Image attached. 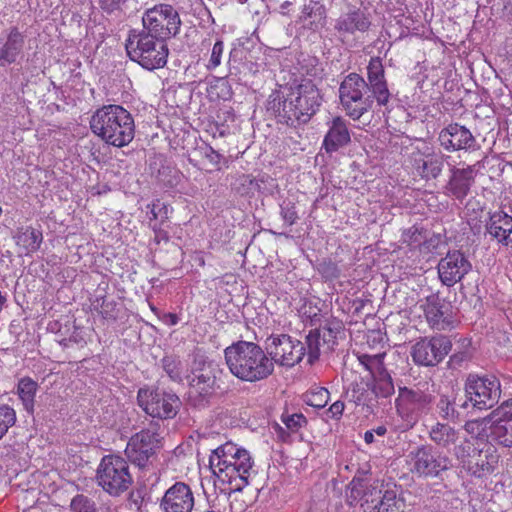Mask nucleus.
<instances>
[{"mask_svg":"<svg viewBox=\"0 0 512 512\" xmlns=\"http://www.w3.org/2000/svg\"><path fill=\"white\" fill-rule=\"evenodd\" d=\"M270 98V108L276 112L278 121L293 127L307 123L319 109L322 100L317 86L310 80L292 88L282 101L279 95H271Z\"/></svg>","mask_w":512,"mask_h":512,"instance_id":"f257e3e1","label":"nucleus"},{"mask_svg":"<svg viewBox=\"0 0 512 512\" xmlns=\"http://www.w3.org/2000/svg\"><path fill=\"white\" fill-rule=\"evenodd\" d=\"M226 364L236 378L246 382H257L268 378L274 364L256 343L238 341L224 350Z\"/></svg>","mask_w":512,"mask_h":512,"instance_id":"f03ea898","label":"nucleus"},{"mask_svg":"<svg viewBox=\"0 0 512 512\" xmlns=\"http://www.w3.org/2000/svg\"><path fill=\"white\" fill-rule=\"evenodd\" d=\"M91 131L105 143L124 147L135 135L134 119L129 111L120 105H104L97 109L90 119Z\"/></svg>","mask_w":512,"mask_h":512,"instance_id":"7ed1b4c3","label":"nucleus"},{"mask_svg":"<svg viewBox=\"0 0 512 512\" xmlns=\"http://www.w3.org/2000/svg\"><path fill=\"white\" fill-rule=\"evenodd\" d=\"M209 463L214 474L221 481L230 484L235 482L234 491H241L249 484V478L253 471V460L246 449L227 442L212 451Z\"/></svg>","mask_w":512,"mask_h":512,"instance_id":"20e7f679","label":"nucleus"},{"mask_svg":"<svg viewBox=\"0 0 512 512\" xmlns=\"http://www.w3.org/2000/svg\"><path fill=\"white\" fill-rule=\"evenodd\" d=\"M125 48L129 58L147 70L162 68L169 54L165 41L140 30H131Z\"/></svg>","mask_w":512,"mask_h":512,"instance_id":"39448f33","label":"nucleus"},{"mask_svg":"<svg viewBox=\"0 0 512 512\" xmlns=\"http://www.w3.org/2000/svg\"><path fill=\"white\" fill-rule=\"evenodd\" d=\"M465 400L461 408L469 406L478 410H488L494 407L501 397V384L495 375L469 374L464 384Z\"/></svg>","mask_w":512,"mask_h":512,"instance_id":"423d86ee","label":"nucleus"},{"mask_svg":"<svg viewBox=\"0 0 512 512\" xmlns=\"http://www.w3.org/2000/svg\"><path fill=\"white\" fill-rule=\"evenodd\" d=\"M217 365L200 353L193 355L189 373L185 376L189 386V398L195 404H202L216 390Z\"/></svg>","mask_w":512,"mask_h":512,"instance_id":"0eeeda50","label":"nucleus"},{"mask_svg":"<svg viewBox=\"0 0 512 512\" xmlns=\"http://www.w3.org/2000/svg\"><path fill=\"white\" fill-rule=\"evenodd\" d=\"M339 97L346 114L354 120L372 108L375 98L364 78L356 73L344 78L339 87Z\"/></svg>","mask_w":512,"mask_h":512,"instance_id":"6e6552de","label":"nucleus"},{"mask_svg":"<svg viewBox=\"0 0 512 512\" xmlns=\"http://www.w3.org/2000/svg\"><path fill=\"white\" fill-rule=\"evenodd\" d=\"M96 480L98 485L112 496L125 492L132 484L127 461L117 455L104 456L97 468Z\"/></svg>","mask_w":512,"mask_h":512,"instance_id":"1a4fd4ad","label":"nucleus"},{"mask_svg":"<svg viewBox=\"0 0 512 512\" xmlns=\"http://www.w3.org/2000/svg\"><path fill=\"white\" fill-rule=\"evenodd\" d=\"M142 24V32L166 42L179 32L181 20L173 6L159 4L144 12Z\"/></svg>","mask_w":512,"mask_h":512,"instance_id":"9d476101","label":"nucleus"},{"mask_svg":"<svg viewBox=\"0 0 512 512\" xmlns=\"http://www.w3.org/2000/svg\"><path fill=\"white\" fill-rule=\"evenodd\" d=\"M410 471L419 477H437L441 472L452 467L451 459L437 452L432 445L423 444L415 447L407 454Z\"/></svg>","mask_w":512,"mask_h":512,"instance_id":"9b49d317","label":"nucleus"},{"mask_svg":"<svg viewBox=\"0 0 512 512\" xmlns=\"http://www.w3.org/2000/svg\"><path fill=\"white\" fill-rule=\"evenodd\" d=\"M160 424L151 421L149 427L133 435L125 449L127 458L140 468H144L161 448Z\"/></svg>","mask_w":512,"mask_h":512,"instance_id":"f8f14e48","label":"nucleus"},{"mask_svg":"<svg viewBox=\"0 0 512 512\" xmlns=\"http://www.w3.org/2000/svg\"><path fill=\"white\" fill-rule=\"evenodd\" d=\"M137 400L145 413L158 421L174 418L181 406L176 394L161 389H140Z\"/></svg>","mask_w":512,"mask_h":512,"instance_id":"ddd939ff","label":"nucleus"},{"mask_svg":"<svg viewBox=\"0 0 512 512\" xmlns=\"http://www.w3.org/2000/svg\"><path fill=\"white\" fill-rule=\"evenodd\" d=\"M267 356L272 363L285 367L298 364L305 355L304 344L287 334L271 335L266 340Z\"/></svg>","mask_w":512,"mask_h":512,"instance_id":"4468645a","label":"nucleus"},{"mask_svg":"<svg viewBox=\"0 0 512 512\" xmlns=\"http://www.w3.org/2000/svg\"><path fill=\"white\" fill-rule=\"evenodd\" d=\"M434 400V396L416 386L414 388H399L397 410L405 419L406 427H413L422 412L427 411Z\"/></svg>","mask_w":512,"mask_h":512,"instance_id":"2eb2a0df","label":"nucleus"},{"mask_svg":"<svg viewBox=\"0 0 512 512\" xmlns=\"http://www.w3.org/2000/svg\"><path fill=\"white\" fill-rule=\"evenodd\" d=\"M413 169L422 179L429 181L440 176L444 168L446 157L433 147L423 142L416 146L410 155Z\"/></svg>","mask_w":512,"mask_h":512,"instance_id":"dca6fc26","label":"nucleus"},{"mask_svg":"<svg viewBox=\"0 0 512 512\" xmlns=\"http://www.w3.org/2000/svg\"><path fill=\"white\" fill-rule=\"evenodd\" d=\"M451 340L444 335L422 338L417 341L411 351L413 361L421 366H436L451 351Z\"/></svg>","mask_w":512,"mask_h":512,"instance_id":"f3484780","label":"nucleus"},{"mask_svg":"<svg viewBox=\"0 0 512 512\" xmlns=\"http://www.w3.org/2000/svg\"><path fill=\"white\" fill-rule=\"evenodd\" d=\"M437 269L442 284L451 287L469 273L472 265L463 252L452 250L440 259Z\"/></svg>","mask_w":512,"mask_h":512,"instance_id":"a211bd4d","label":"nucleus"},{"mask_svg":"<svg viewBox=\"0 0 512 512\" xmlns=\"http://www.w3.org/2000/svg\"><path fill=\"white\" fill-rule=\"evenodd\" d=\"M194 505L192 488L185 482L177 481L164 492L159 509L161 512H192Z\"/></svg>","mask_w":512,"mask_h":512,"instance_id":"6ab92c4d","label":"nucleus"},{"mask_svg":"<svg viewBox=\"0 0 512 512\" xmlns=\"http://www.w3.org/2000/svg\"><path fill=\"white\" fill-rule=\"evenodd\" d=\"M424 307L425 317L430 326L437 330H447L453 324V311L450 302L431 294L426 297Z\"/></svg>","mask_w":512,"mask_h":512,"instance_id":"aec40b11","label":"nucleus"},{"mask_svg":"<svg viewBox=\"0 0 512 512\" xmlns=\"http://www.w3.org/2000/svg\"><path fill=\"white\" fill-rule=\"evenodd\" d=\"M493 413H498L490 424L489 437L505 448L512 447V399L503 403Z\"/></svg>","mask_w":512,"mask_h":512,"instance_id":"412c9836","label":"nucleus"},{"mask_svg":"<svg viewBox=\"0 0 512 512\" xmlns=\"http://www.w3.org/2000/svg\"><path fill=\"white\" fill-rule=\"evenodd\" d=\"M454 446L456 459L461 467L470 474L480 477L482 473L490 470L489 463L482 459V451L474 447V444L469 439H465L459 445Z\"/></svg>","mask_w":512,"mask_h":512,"instance_id":"4be33fe9","label":"nucleus"},{"mask_svg":"<svg viewBox=\"0 0 512 512\" xmlns=\"http://www.w3.org/2000/svg\"><path fill=\"white\" fill-rule=\"evenodd\" d=\"M370 25L368 13L361 8L352 7L336 19L334 29L344 41L346 37L354 35L356 32H366Z\"/></svg>","mask_w":512,"mask_h":512,"instance_id":"5701e85b","label":"nucleus"},{"mask_svg":"<svg viewBox=\"0 0 512 512\" xmlns=\"http://www.w3.org/2000/svg\"><path fill=\"white\" fill-rule=\"evenodd\" d=\"M438 139L441 146L448 151L471 149L476 143L472 133L466 127L457 123L450 124L442 129Z\"/></svg>","mask_w":512,"mask_h":512,"instance_id":"b1692460","label":"nucleus"},{"mask_svg":"<svg viewBox=\"0 0 512 512\" xmlns=\"http://www.w3.org/2000/svg\"><path fill=\"white\" fill-rule=\"evenodd\" d=\"M485 229L498 244L512 248V216L503 211L494 212L486 222Z\"/></svg>","mask_w":512,"mask_h":512,"instance_id":"393cba45","label":"nucleus"},{"mask_svg":"<svg viewBox=\"0 0 512 512\" xmlns=\"http://www.w3.org/2000/svg\"><path fill=\"white\" fill-rule=\"evenodd\" d=\"M367 78L371 93L379 105H386L390 98L387 83L384 78V67L379 57L371 58L367 66Z\"/></svg>","mask_w":512,"mask_h":512,"instance_id":"a878e982","label":"nucleus"},{"mask_svg":"<svg viewBox=\"0 0 512 512\" xmlns=\"http://www.w3.org/2000/svg\"><path fill=\"white\" fill-rule=\"evenodd\" d=\"M474 183V170L471 166L466 168L453 167L446 185L447 194L462 201L467 197Z\"/></svg>","mask_w":512,"mask_h":512,"instance_id":"bb28decb","label":"nucleus"},{"mask_svg":"<svg viewBox=\"0 0 512 512\" xmlns=\"http://www.w3.org/2000/svg\"><path fill=\"white\" fill-rule=\"evenodd\" d=\"M350 133L345 120L336 117L332 120L327 134L324 137L323 147L326 152L332 153L350 142Z\"/></svg>","mask_w":512,"mask_h":512,"instance_id":"cd10ccee","label":"nucleus"},{"mask_svg":"<svg viewBox=\"0 0 512 512\" xmlns=\"http://www.w3.org/2000/svg\"><path fill=\"white\" fill-rule=\"evenodd\" d=\"M428 436L437 447L449 449L458 442L459 431L448 423L436 422L430 427Z\"/></svg>","mask_w":512,"mask_h":512,"instance_id":"c85d7f7f","label":"nucleus"},{"mask_svg":"<svg viewBox=\"0 0 512 512\" xmlns=\"http://www.w3.org/2000/svg\"><path fill=\"white\" fill-rule=\"evenodd\" d=\"M13 239L18 247L26 254L33 253L40 248L42 232L32 227H20L16 230Z\"/></svg>","mask_w":512,"mask_h":512,"instance_id":"c756f323","label":"nucleus"},{"mask_svg":"<svg viewBox=\"0 0 512 512\" xmlns=\"http://www.w3.org/2000/svg\"><path fill=\"white\" fill-rule=\"evenodd\" d=\"M23 45V35L16 28H13L10 31L7 40L3 43L0 42V60L7 63L15 62L23 49Z\"/></svg>","mask_w":512,"mask_h":512,"instance_id":"7c9ffc66","label":"nucleus"},{"mask_svg":"<svg viewBox=\"0 0 512 512\" xmlns=\"http://www.w3.org/2000/svg\"><path fill=\"white\" fill-rule=\"evenodd\" d=\"M404 501L395 490H386L373 505L365 507V512H404Z\"/></svg>","mask_w":512,"mask_h":512,"instance_id":"2f4dec72","label":"nucleus"},{"mask_svg":"<svg viewBox=\"0 0 512 512\" xmlns=\"http://www.w3.org/2000/svg\"><path fill=\"white\" fill-rule=\"evenodd\" d=\"M37 387V383L30 378H23L18 384V395L22 401L24 409L30 414L34 412V399Z\"/></svg>","mask_w":512,"mask_h":512,"instance_id":"473e14b6","label":"nucleus"},{"mask_svg":"<svg viewBox=\"0 0 512 512\" xmlns=\"http://www.w3.org/2000/svg\"><path fill=\"white\" fill-rule=\"evenodd\" d=\"M498 413H491L487 417L481 418V419H475V420H469L464 425V430L471 435L472 437L476 439H484L489 437V433H487V430L490 431V424L492 422V419L497 416Z\"/></svg>","mask_w":512,"mask_h":512,"instance_id":"72a5a7b5","label":"nucleus"},{"mask_svg":"<svg viewBox=\"0 0 512 512\" xmlns=\"http://www.w3.org/2000/svg\"><path fill=\"white\" fill-rule=\"evenodd\" d=\"M162 368L168 375V377L176 383H182L184 380L183 376V365L179 358L175 356H165L162 361Z\"/></svg>","mask_w":512,"mask_h":512,"instance_id":"f704fd0d","label":"nucleus"},{"mask_svg":"<svg viewBox=\"0 0 512 512\" xmlns=\"http://www.w3.org/2000/svg\"><path fill=\"white\" fill-rule=\"evenodd\" d=\"M436 412L439 417L446 421H455L458 418V411L455 403L447 395H441L436 403Z\"/></svg>","mask_w":512,"mask_h":512,"instance_id":"c9c22d12","label":"nucleus"},{"mask_svg":"<svg viewBox=\"0 0 512 512\" xmlns=\"http://www.w3.org/2000/svg\"><path fill=\"white\" fill-rule=\"evenodd\" d=\"M330 393L324 387L312 388L304 395V401L307 405L314 408H324L329 401Z\"/></svg>","mask_w":512,"mask_h":512,"instance_id":"e433bc0d","label":"nucleus"},{"mask_svg":"<svg viewBox=\"0 0 512 512\" xmlns=\"http://www.w3.org/2000/svg\"><path fill=\"white\" fill-rule=\"evenodd\" d=\"M146 208L149 210L151 217L149 218V224H164L169 219V207L165 203L156 200L155 202L148 204Z\"/></svg>","mask_w":512,"mask_h":512,"instance_id":"4c0bfd02","label":"nucleus"},{"mask_svg":"<svg viewBox=\"0 0 512 512\" xmlns=\"http://www.w3.org/2000/svg\"><path fill=\"white\" fill-rule=\"evenodd\" d=\"M426 239L425 231L414 225L402 233L401 241L411 248L419 247Z\"/></svg>","mask_w":512,"mask_h":512,"instance_id":"58836bf2","label":"nucleus"},{"mask_svg":"<svg viewBox=\"0 0 512 512\" xmlns=\"http://www.w3.org/2000/svg\"><path fill=\"white\" fill-rule=\"evenodd\" d=\"M364 479H353L347 490H346V498L347 503L350 506H355L358 503H362L363 500V492H364Z\"/></svg>","mask_w":512,"mask_h":512,"instance_id":"ea45409f","label":"nucleus"},{"mask_svg":"<svg viewBox=\"0 0 512 512\" xmlns=\"http://www.w3.org/2000/svg\"><path fill=\"white\" fill-rule=\"evenodd\" d=\"M363 488L364 492L361 507L365 510V507H368V505H373L376 500L380 499L381 495H383V492L379 488L377 481L371 483L368 480H364Z\"/></svg>","mask_w":512,"mask_h":512,"instance_id":"a19ab883","label":"nucleus"},{"mask_svg":"<svg viewBox=\"0 0 512 512\" xmlns=\"http://www.w3.org/2000/svg\"><path fill=\"white\" fill-rule=\"evenodd\" d=\"M16 422V412L8 405H0V440Z\"/></svg>","mask_w":512,"mask_h":512,"instance_id":"79ce46f5","label":"nucleus"},{"mask_svg":"<svg viewBox=\"0 0 512 512\" xmlns=\"http://www.w3.org/2000/svg\"><path fill=\"white\" fill-rule=\"evenodd\" d=\"M377 397L386 398L394 393L392 378L388 374L381 375L375 380L372 388Z\"/></svg>","mask_w":512,"mask_h":512,"instance_id":"37998d69","label":"nucleus"},{"mask_svg":"<svg viewBox=\"0 0 512 512\" xmlns=\"http://www.w3.org/2000/svg\"><path fill=\"white\" fill-rule=\"evenodd\" d=\"M321 340V332L318 330L311 331L306 337L308 360L310 363H313L319 357Z\"/></svg>","mask_w":512,"mask_h":512,"instance_id":"c03bdc74","label":"nucleus"},{"mask_svg":"<svg viewBox=\"0 0 512 512\" xmlns=\"http://www.w3.org/2000/svg\"><path fill=\"white\" fill-rule=\"evenodd\" d=\"M304 20L310 19L311 23L319 22L325 18V7L314 6L310 2L305 3L302 9V16Z\"/></svg>","mask_w":512,"mask_h":512,"instance_id":"a18cd8bd","label":"nucleus"},{"mask_svg":"<svg viewBox=\"0 0 512 512\" xmlns=\"http://www.w3.org/2000/svg\"><path fill=\"white\" fill-rule=\"evenodd\" d=\"M72 512H97L94 502L85 495H76L70 504Z\"/></svg>","mask_w":512,"mask_h":512,"instance_id":"49530a36","label":"nucleus"},{"mask_svg":"<svg viewBox=\"0 0 512 512\" xmlns=\"http://www.w3.org/2000/svg\"><path fill=\"white\" fill-rule=\"evenodd\" d=\"M281 217L288 226H292L298 220L295 204L292 201H283L280 205Z\"/></svg>","mask_w":512,"mask_h":512,"instance_id":"de8ad7c7","label":"nucleus"},{"mask_svg":"<svg viewBox=\"0 0 512 512\" xmlns=\"http://www.w3.org/2000/svg\"><path fill=\"white\" fill-rule=\"evenodd\" d=\"M282 422L291 432H297L307 423L306 418L302 414L283 415Z\"/></svg>","mask_w":512,"mask_h":512,"instance_id":"09e8293b","label":"nucleus"},{"mask_svg":"<svg viewBox=\"0 0 512 512\" xmlns=\"http://www.w3.org/2000/svg\"><path fill=\"white\" fill-rule=\"evenodd\" d=\"M223 51H224L223 42L221 40H218L212 48L210 60L207 65L208 69H215L216 67H218L221 64V58H222Z\"/></svg>","mask_w":512,"mask_h":512,"instance_id":"8fccbe9b","label":"nucleus"},{"mask_svg":"<svg viewBox=\"0 0 512 512\" xmlns=\"http://www.w3.org/2000/svg\"><path fill=\"white\" fill-rule=\"evenodd\" d=\"M99 313L105 319H115V303L113 301H108L106 299L102 300V303L99 308Z\"/></svg>","mask_w":512,"mask_h":512,"instance_id":"3c124183","label":"nucleus"},{"mask_svg":"<svg viewBox=\"0 0 512 512\" xmlns=\"http://www.w3.org/2000/svg\"><path fill=\"white\" fill-rule=\"evenodd\" d=\"M125 0H99L100 7L107 13L120 9Z\"/></svg>","mask_w":512,"mask_h":512,"instance_id":"603ef678","label":"nucleus"},{"mask_svg":"<svg viewBox=\"0 0 512 512\" xmlns=\"http://www.w3.org/2000/svg\"><path fill=\"white\" fill-rule=\"evenodd\" d=\"M381 358H382V355L378 354V355H374V356H370V355H362L359 357V361L362 365L365 366V368L369 371L372 370L373 368V365L375 363H380L381 362Z\"/></svg>","mask_w":512,"mask_h":512,"instance_id":"864d4df0","label":"nucleus"},{"mask_svg":"<svg viewBox=\"0 0 512 512\" xmlns=\"http://www.w3.org/2000/svg\"><path fill=\"white\" fill-rule=\"evenodd\" d=\"M344 407L345 405L343 402L336 401L329 407L326 413L330 418L339 419L343 414Z\"/></svg>","mask_w":512,"mask_h":512,"instance_id":"5fc2aeb1","label":"nucleus"},{"mask_svg":"<svg viewBox=\"0 0 512 512\" xmlns=\"http://www.w3.org/2000/svg\"><path fill=\"white\" fill-rule=\"evenodd\" d=\"M150 227L153 229L155 233V241L160 243V241H168L169 236L168 233L163 229V224H158L155 222L154 224H150Z\"/></svg>","mask_w":512,"mask_h":512,"instance_id":"6e6d98bb","label":"nucleus"},{"mask_svg":"<svg viewBox=\"0 0 512 512\" xmlns=\"http://www.w3.org/2000/svg\"><path fill=\"white\" fill-rule=\"evenodd\" d=\"M322 341L331 348L335 344L336 332L332 328H324L321 334Z\"/></svg>","mask_w":512,"mask_h":512,"instance_id":"4d7b16f0","label":"nucleus"},{"mask_svg":"<svg viewBox=\"0 0 512 512\" xmlns=\"http://www.w3.org/2000/svg\"><path fill=\"white\" fill-rule=\"evenodd\" d=\"M207 158L212 162V163H219L220 161V158H221V155L215 151L213 148H209V152L207 153Z\"/></svg>","mask_w":512,"mask_h":512,"instance_id":"13d9d810","label":"nucleus"},{"mask_svg":"<svg viewBox=\"0 0 512 512\" xmlns=\"http://www.w3.org/2000/svg\"><path fill=\"white\" fill-rule=\"evenodd\" d=\"M364 440L367 444H370L374 441V431H366L364 434Z\"/></svg>","mask_w":512,"mask_h":512,"instance_id":"bf43d9fd","label":"nucleus"},{"mask_svg":"<svg viewBox=\"0 0 512 512\" xmlns=\"http://www.w3.org/2000/svg\"><path fill=\"white\" fill-rule=\"evenodd\" d=\"M374 433H376L379 436H384L387 432V429L385 426H378L376 429L373 430Z\"/></svg>","mask_w":512,"mask_h":512,"instance_id":"052dcab7","label":"nucleus"},{"mask_svg":"<svg viewBox=\"0 0 512 512\" xmlns=\"http://www.w3.org/2000/svg\"><path fill=\"white\" fill-rule=\"evenodd\" d=\"M207 512H226L225 509L222 511L221 509L217 508L215 504L211 505V510H208Z\"/></svg>","mask_w":512,"mask_h":512,"instance_id":"680f3d73","label":"nucleus"},{"mask_svg":"<svg viewBox=\"0 0 512 512\" xmlns=\"http://www.w3.org/2000/svg\"><path fill=\"white\" fill-rule=\"evenodd\" d=\"M309 2L314 6H324L323 4H321V0H309Z\"/></svg>","mask_w":512,"mask_h":512,"instance_id":"e2e57ef3","label":"nucleus"},{"mask_svg":"<svg viewBox=\"0 0 512 512\" xmlns=\"http://www.w3.org/2000/svg\"><path fill=\"white\" fill-rule=\"evenodd\" d=\"M170 318H171V323H172V324H176V323H177V317H176V315H174V314H170Z\"/></svg>","mask_w":512,"mask_h":512,"instance_id":"0e129e2a","label":"nucleus"},{"mask_svg":"<svg viewBox=\"0 0 512 512\" xmlns=\"http://www.w3.org/2000/svg\"><path fill=\"white\" fill-rule=\"evenodd\" d=\"M291 3L289 1H284L282 4H281V8H287Z\"/></svg>","mask_w":512,"mask_h":512,"instance_id":"69168bd1","label":"nucleus"},{"mask_svg":"<svg viewBox=\"0 0 512 512\" xmlns=\"http://www.w3.org/2000/svg\"><path fill=\"white\" fill-rule=\"evenodd\" d=\"M360 401H361V399L358 397L355 402L359 403Z\"/></svg>","mask_w":512,"mask_h":512,"instance_id":"338daca9","label":"nucleus"}]
</instances>
